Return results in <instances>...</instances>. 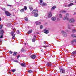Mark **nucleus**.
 I'll return each instance as SVG.
<instances>
[{"label": "nucleus", "mask_w": 76, "mask_h": 76, "mask_svg": "<svg viewBox=\"0 0 76 76\" xmlns=\"http://www.w3.org/2000/svg\"><path fill=\"white\" fill-rule=\"evenodd\" d=\"M44 44H45V43H46V42L44 41Z\"/></svg>", "instance_id": "a18cd8bd"}, {"label": "nucleus", "mask_w": 76, "mask_h": 76, "mask_svg": "<svg viewBox=\"0 0 76 76\" xmlns=\"http://www.w3.org/2000/svg\"><path fill=\"white\" fill-rule=\"evenodd\" d=\"M21 51H24V49L22 48L21 50Z\"/></svg>", "instance_id": "a19ab883"}, {"label": "nucleus", "mask_w": 76, "mask_h": 76, "mask_svg": "<svg viewBox=\"0 0 76 76\" xmlns=\"http://www.w3.org/2000/svg\"><path fill=\"white\" fill-rule=\"evenodd\" d=\"M24 9L25 10H27V7H26L25 6L24 7Z\"/></svg>", "instance_id": "7c9ffc66"}, {"label": "nucleus", "mask_w": 76, "mask_h": 76, "mask_svg": "<svg viewBox=\"0 0 76 76\" xmlns=\"http://www.w3.org/2000/svg\"><path fill=\"white\" fill-rule=\"evenodd\" d=\"M40 29H42V28H43V26H40Z\"/></svg>", "instance_id": "473e14b6"}, {"label": "nucleus", "mask_w": 76, "mask_h": 76, "mask_svg": "<svg viewBox=\"0 0 76 76\" xmlns=\"http://www.w3.org/2000/svg\"><path fill=\"white\" fill-rule=\"evenodd\" d=\"M17 34H19V30H17Z\"/></svg>", "instance_id": "c756f323"}, {"label": "nucleus", "mask_w": 76, "mask_h": 76, "mask_svg": "<svg viewBox=\"0 0 76 76\" xmlns=\"http://www.w3.org/2000/svg\"><path fill=\"white\" fill-rule=\"evenodd\" d=\"M15 61V62H16L17 63H18V61Z\"/></svg>", "instance_id": "c03bdc74"}, {"label": "nucleus", "mask_w": 76, "mask_h": 76, "mask_svg": "<svg viewBox=\"0 0 76 76\" xmlns=\"http://www.w3.org/2000/svg\"><path fill=\"white\" fill-rule=\"evenodd\" d=\"M28 72L29 73H32V71L29 70L28 71Z\"/></svg>", "instance_id": "b1692460"}, {"label": "nucleus", "mask_w": 76, "mask_h": 76, "mask_svg": "<svg viewBox=\"0 0 76 76\" xmlns=\"http://www.w3.org/2000/svg\"><path fill=\"white\" fill-rule=\"evenodd\" d=\"M0 33L1 36L0 37V38H3V34L4 33V31L3 30H0Z\"/></svg>", "instance_id": "7ed1b4c3"}, {"label": "nucleus", "mask_w": 76, "mask_h": 76, "mask_svg": "<svg viewBox=\"0 0 76 76\" xmlns=\"http://www.w3.org/2000/svg\"><path fill=\"white\" fill-rule=\"evenodd\" d=\"M11 71H12V72H15V71H16V69H11Z\"/></svg>", "instance_id": "4be33fe9"}, {"label": "nucleus", "mask_w": 76, "mask_h": 76, "mask_svg": "<svg viewBox=\"0 0 76 76\" xmlns=\"http://www.w3.org/2000/svg\"><path fill=\"white\" fill-rule=\"evenodd\" d=\"M1 18L0 17V21H1Z\"/></svg>", "instance_id": "09e8293b"}, {"label": "nucleus", "mask_w": 76, "mask_h": 76, "mask_svg": "<svg viewBox=\"0 0 76 76\" xmlns=\"http://www.w3.org/2000/svg\"><path fill=\"white\" fill-rule=\"evenodd\" d=\"M16 31V29H15V28H14L13 29V31H12V32H15Z\"/></svg>", "instance_id": "e433bc0d"}, {"label": "nucleus", "mask_w": 76, "mask_h": 76, "mask_svg": "<svg viewBox=\"0 0 76 76\" xmlns=\"http://www.w3.org/2000/svg\"><path fill=\"white\" fill-rule=\"evenodd\" d=\"M5 14H6V15H7V16H10V15H11V14H10V13H9V12L7 11H5Z\"/></svg>", "instance_id": "423d86ee"}, {"label": "nucleus", "mask_w": 76, "mask_h": 76, "mask_svg": "<svg viewBox=\"0 0 76 76\" xmlns=\"http://www.w3.org/2000/svg\"><path fill=\"white\" fill-rule=\"evenodd\" d=\"M17 57V59H18L19 58V57H20V55H18Z\"/></svg>", "instance_id": "4c0bfd02"}, {"label": "nucleus", "mask_w": 76, "mask_h": 76, "mask_svg": "<svg viewBox=\"0 0 76 76\" xmlns=\"http://www.w3.org/2000/svg\"><path fill=\"white\" fill-rule=\"evenodd\" d=\"M13 37L12 38V39H15V36H12Z\"/></svg>", "instance_id": "ea45409f"}, {"label": "nucleus", "mask_w": 76, "mask_h": 76, "mask_svg": "<svg viewBox=\"0 0 76 76\" xmlns=\"http://www.w3.org/2000/svg\"><path fill=\"white\" fill-rule=\"evenodd\" d=\"M32 30H30L28 32V34H31L32 33Z\"/></svg>", "instance_id": "f3484780"}, {"label": "nucleus", "mask_w": 76, "mask_h": 76, "mask_svg": "<svg viewBox=\"0 0 76 76\" xmlns=\"http://www.w3.org/2000/svg\"><path fill=\"white\" fill-rule=\"evenodd\" d=\"M27 0L28 1V0Z\"/></svg>", "instance_id": "5fc2aeb1"}, {"label": "nucleus", "mask_w": 76, "mask_h": 76, "mask_svg": "<svg viewBox=\"0 0 76 76\" xmlns=\"http://www.w3.org/2000/svg\"><path fill=\"white\" fill-rule=\"evenodd\" d=\"M43 47H45V46H43Z\"/></svg>", "instance_id": "864d4df0"}, {"label": "nucleus", "mask_w": 76, "mask_h": 76, "mask_svg": "<svg viewBox=\"0 0 76 76\" xmlns=\"http://www.w3.org/2000/svg\"><path fill=\"white\" fill-rule=\"evenodd\" d=\"M29 9H30L31 11L32 10H33V8H32V7H29Z\"/></svg>", "instance_id": "5701e85b"}, {"label": "nucleus", "mask_w": 76, "mask_h": 76, "mask_svg": "<svg viewBox=\"0 0 76 76\" xmlns=\"http://www.w3.org/2000/svg\"><path fill=\"white\" fill-rule=\"evenodd\" d=\"M59 16V18H62V15H61V14H60Z\"/></svg>", "instance_id": "2f4dec72"}, {"label": "nucleus", "mask_w": 76, "mask_h": 76, "mask_svg": "<svg viewBox=\"0 0 76 76\" xmlns=\"http://www.w3.org/2000/svg\"><path fill=\"white\" fill-rule=\"evenodd\" d=\"M73 42H76V39H74L72 40L71 42V43H73Z\"/></svg>", "instance_id": "dca6fc26"}, {"label": "nucleus", "mask_w": 76, "mask_h": 76, "mask_svg": "<svg viewBox=\"0 0 76 76\" xmlns=\"http://www.w3.org/2000/svg\"><path fill=\"white\" fill-rule=\"evenodd\" d=\"M38 10H34L32 12V14H34V16L36 17L37 16H38Z\"/></svg>", "instance_id": "f03ea898"}, {"label": "nucleus", "mask_w": 76, "mask_h": 76, "mask_svg": "<svg viewBox=\"0 0 76 76\" xmlns=\"http://www.w3.org/2000/svg\"><path fill=\"white\" fill-rule=\"evenodd\" d=\"M9 73H10V72H9Z\"/></svg>", "instance_id": "6e6d98bb"}, {"label": "nucleus", "mask_w": 76, "mask_h": 76, "mask_svg": "<svg viewBox=\"0 0 76 76\" xmlns=\"http://www.w3.org/2000/svg\"><path fill=\"white\" fill-rule=\"evenodd\" d=\"M21 65L22 66V67H26V65L25 64L22 63Z\"/></svg>", "instance_id": "4468645a"}, {"label": "nucleus", "mask_w": 76, "mask_h": 76, "mask_svg": "<svg viewBox=\"0 0 76 76\" xmlns=\"http://www.w3.org/2000/svg\"><path fill=\"white\" fill-rule=\"evenodd\" d=\"M40 4H41V3H42V0H40Z\"/></svg>", "instance_id": "58836bf2"}, {"label": "nucleus", "mask_w": 76, "mask_h": 76, "mask_svg": "<svg viewBox=\"0 0 76 76\" xmlns=\"http://www.w3.org/2000/svg\"><path fill=\"white\" fill-rule=\"evenodd\" d=\"M25 19L26 21H28V19L27 18H25Z\"/></svg>", "instance_id": "72a5a7b5"}, {"label": "nucleus", "mask_w": 76, "mask_h": 76, "mask_svg": "<svg viewBox=\"0 0 76 76\" xmlns=\"http://www.w3.org/2000/svg\"><path fill=\"white\" fill-rule=\"evenodd\" d=\"M70 27H71V25H68V28L69 29H70Z\"/></svg>", "instance_id": "f704fd0d"}, {"label": "nucleus", "mask_w": 76, "mask_h": 76, "mask_svg": "<svg viewBox=\"0 0 76 76\" xmlns=\"http://www.w3.org/2000/svg\"><path fill=\"white\" fill-rule=\"evenodd\" d=\"M56 17H53L52 18V20H53V21H54L56 20Z\"/></svg>", "instance_id": "f8f14e48"}, {"label": "nucleus", "mask_w": 76, "mask_h": 76, "mask_svg": "<svg viewBox=\"0 0 76 76\" xmlns=\"http://www.w3.org/2000/svg\"><path fill=\"white\" fill-rule=\"evenodd\" d=\"M16 54H17V52H14V54H13L14 56H16Z\"/></svg>", "instance_id": "bb28decb"}, {"label": "nucleus", "mask_w": 76, "mask_h": 76, "mask_svg": "<svg viewBox=\"0 0 76 76\" xmlns=\"http://www.w3.org/2000/svg\"><path fill=\"white\" fill-rule=\"evenodd\" d=\"M69 16V14H66V17H65L64 18H63V19H64V20H65L66 19H67L71 23H73V22H75V19H74V18H72L69 19L68 18Z\"/></svg>", "instance_id": "f257e3e1"}, {"label": "nucleus", "mask_w": 76, "mask_h": 76, "mask_svg": "<svg viewBox=\"0 0 76 76\" xmlns=\"http://www.w3.org/2000/svg\"><path fill=\"white\" fill-rule=\"evenodd\" d=\"M2 42L1 40H0V42Z\"/></svg>", "instance_id": "49530a36"}, {"label": "nucleus", "mask_w": 76, "mask_h": 76, "mask_svg": "<svg viewBox=\"0 0 76 76\" xmlns=\"http://www.w3.org/2000/svg\"><path fill=\"white\" fill-rule=\"evenodd\" d=\"M57 20H60V19H59V18H58L57 19Z\"/></svg>", "instance_id": "de8ad7c7"}, {"label": "nucleus", "mask_w": 76, "mask_h": 76, "mask_svg": "<svg viewBox=\"0 0 76 76\" xmlns=\"http://www.w3.org/2000/svg\"><path fill=\"white\" fill-rule=\"evenodd\" d=\"M72 54H76V50L72 52Z\"/></svg>", "instance_id": "a878e982"}, {"label": "nucleus", "mask_w": 76, "mask_h": 76, "mask_svg": "<svg viewBox=\"0 0 76 76\" xmlns=\"http://www.w3.org/2000/svg\"><path fill=\"white\" fill-rule=\"evenodd\" d=\"M56 8V6H53L52 7V8L51 9V10H53L54 9H55Z\"/></svg>", "instance_id": "a211bd4d"}, {"label": "nucleus", "mask_w": 76, "mask_h": 76, "mask_svg": "<svg viewBox=\"0 0 76 76\" xmlns=\"http://www.w3.org/2000/svg\"><path fill=\"white\" fill-rule=\"evenodd\" d=\"M61 13H65L66 12L65 11L61 10Z\"/></svg>", "instance_id": "c85d7f7f"}, {"label": "nucleus", "mask_w": 76, "mask_h": 76, "mask_svg": "<svg viewBox=\"0 0 76 76\" xmlns=\"http://www.w3.org/2000/svg\"><path fill=\"white\" fill-rule=\"evenodd\" d=\"M53 13L51 12H49L48 15V17L49 18H50L51 16H52V15Z\"/></svg>", "instance_id": "39448f33"}, {"label": "nucleus", "mask_w": 76, "mask_h": 76, "mask_svg": "<svg viewBox=\"0 0 76 76\" xmlns=\"http://www.w3.org/2000/svg\"><path fill=\"white\" fill-rule=\"evenodd\" d=\"M75 29H74V30H72V32H75Z\"/></svg>", "instance_id": "79ce46f5"}, {"label": "nucleus", "mask_w": 76, "mask_h": 76, "mask_svg": "<svg viewBox=\"0 0 76 76\" xmlns=\"http://www.w3.org/2000/svg\"><path fill=\"white\" fill-rule=\"evenodd\" d=\"M36 23V25H40L41 24V22H39V21H37L35 22Z\"/></svg>", "instance_id": "9d476101"}, {"label": "nucleus", "mask_w": 76, "mask_h": 76, "mask_svg": "<svg viewBox=\"0 0 76 76\" xmlns=\"http://www.w3.org/2000/svg\"><path fill=\"white\" fill-rule=\"evenodd\" d=\"M44 32L45 34H48V33H49V31H48V30H46L45 29L44 30Z\"/></svg>", "instance_id": "6e6552de"}, {"label": "nucleus", "mask_w": 76, "mask_h": 76, "mask_svg": "<svg viewBox=\"0 0 76 76\" xmlns=\"http://www.w3.org/2000/svg\"><path fill=\"white\" fill-rule=\"evenodd\" d=\"M62 33L64 37H67V34H66V32H64V31H62Z\"/></svg>", "instance_id": "20e7f679"}, {"label": "nucleus", "mask_w": 76, "mask_h": 76, "mask_svg": "<svg viewBox=\"0 0 76 76\" xmlns=\"http://www.w3.org/2000/svg\"><path fill=\"white\" fill-rule=\"evenodd\" d=\"M66 32H68V30H66Z\"/></svg>", "instance_id": "8fccbe9b"}, {"label": "nucleus", "mask_w": 76, "mask_h": 76, "mask_svg": "<svg viewBox=\"0 0 76 76\" xmlns=\"http://www.w3.org/2000/svg\"><path fill=\"white\" fill-rule=\"evenodd\" d=\"M2 27H3V25H1L0 26V30H3V29H1V28H2Z\"/></svg>", "instance_id": "393cba45"}, {"label": "nucleus", "mask_w": 76, "mask_h": 76, "mask_svg": "<svg viewBox=\"0 0 76 76\" xmlns=\"http://www.w3.org/2000/svg\"><path fill=\"white\" fill-rule=\"evenodd\" d=\"M40 4L41 5V6H47V4L45 3H43L42 4Z\"/></svg>", "instance_id": "1a4fd4ad"}, {"label": "nucleus", "mask_w": 76, "mask_h": 76, "mask_svg": "<svg viewBox=\"0 0 76 76\" xmlns=\"http://www.w3.org/2000/svg\"><path fill=\"white\" fill-rule=\"evenodd\" d=\"M71 36H72V37L73 38L76 37V35H75V34H72Z\"/></svg>", "instance_id": "6ab92c4d"}, {"label": "nucleus", "mask_w": 76, "mask_h": 76, "mask_svg": "<svg viewBox=\"0 0 76 76\" xmlns=\"http://www.w3.org/2000/svg\"><path fill=\"white\" fill-rule=\"evenodd\" d=\"M76 14V12H74V15H75Z\"/></svg>", "instance_id": "3c124183"}, {"label": "nucleus", "mask_w": 76, "mask_h": 76, "mask_svg": "<svg viewBox=\"0 0 76 76\" xmlns=\"http://www.w3.org/2000/svg\"><path fill=\"white\" fill-rule=\"evenodd\" d=\"M72 5H73V3H71L68 5V7H70V6H72Z\"/></svg>", "instance_id": "aec40b11"}, {"label": "nucleus", "mask_w": 76, "mask_h": 76, "mask_svg": "<svg viewBox=\"0 0 76 76\" xmlns=\"http://www.w3.org/2000/svg\"><path fill=\"white\" fill-rule=\"evenodd\" d=\"M9 53L10 54H12V53H13V52L10 51L9 52Z\"/></svg>", "instance_id": "c9c22d12"}, {"label": "nucleus", "mask_w": 76, "mask_h": 76, "mask_svg": "<svg viewBox=\"0 0 76 76\" xmlns=\"http://www.w3.org/2000/svg\"><path fill=\"white\" fill-rule=\"evenodd\" d=\"M10 6V7H11V6H12V5H8V6Z\"/></svg>", "instance_id": "37998d69"}, {"label": "nucleus", "mask_w": 76, "mask_h": 76, "mask_svg": "<svg viewBox=\"0 0 76 76\" xmlns=\"http://www.w3.org/2000/svg\"><path fill=\"white\" fill-rule=\"evenodd\" d=\"M51 65H52V64L51 63L49 64L48 62V63L46 64L47 66H51Z\"/></svg>", "instance_id": "9b49d317"}, {"label": "nucleus", "mask_w": 76, "mask_h": 76, "mask_svg": "<svg viewBox=\"0 0 76 76\" xmlns=\"http://www.w3.org/2000/svg\"><path fill=\"white\" fill-rule=\"evenodd\" d=\"M34 37L35 38V37H36V36H34Z\"/></svg>", "instance_id": "603ef678"}, {"label": "nucleus", "mask_w": 76, "mask_h": 76, "mask_svg": "<svg viewBox=\"0 0 76 76\" xmlns=\"http://www.w3.org/2000/svg\"><path fill=\"white\" fill-rule=\"evenodd\" d=\"M32 42H35V39L33 38L32 39Z\"/></svg>", "instance_id": "cd10ccee"}, {"label": "nucleus", "mask_w": 76, "mask_h": 76, "mask_svg": "<svg viewBox=\"0 0 76 76\" xmlns=\"http://www.w3.org/2000/svg\"><path fill=\"white\" fill-rule=\"evenodd\" d=\"M30 57L32 59H35L36 58V56L34 55H31Z\"/></svg>", "instance_id": "0eeeda50"}, {"label": "nucleus", "mask_w": 76, "mask_h": 76, "mask_svg": "<svg viewBox=\"0 0 76 76\" xmlns=\"http://www.w3.org/2000/svg\"><path fill=\"white\" fill-rule=\"evenodd\" d=\"M25 11V9H23L21 10L20 12H23Z\"/></svg>", "instance_id": "412c9836"}, {"label": "nucleus", "mask_w": 76, "mask_h": 76, "mask_svg": "<svg viewBox=\"0 0 76 76\" xmlns=\"http://www.w3.org/2000/svg\"><path fill=\"white\" fill-rule=\"evenodd\" d=\"M11 34H12V37H15V34H14V32H12L11 33Z\"/></svg>", "instance_id": "2eb2a0df"}, {"label": "nucleus", "mask_w": 76, "mask_h": 76, "mask_svg": "<svg viewBox=\"0 0 76 76\" xmlns=\"http://www.w3.org/2000/svg\"><path fill=\"white\" fill-rule=\"evenodd\" d=\"M60 71L61 72V73H64V70H63V69H61L60 70Z\"/></svg>", "instance_id": "ddd939ff"}]
</instances>
